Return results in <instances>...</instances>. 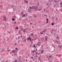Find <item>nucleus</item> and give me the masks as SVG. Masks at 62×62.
<instances>
[{
    "instance_id": "nucleus-63",
    "label": "nucleus",
    "mask_w": 62,
    "mask_h": 62,
    "mask_svg": "<svg viewBox=\"0 0 62 62\" xmlns=\"http://www.w3.org/2000/svg\"><path fill=\"white\" fill-rule=\"evenodd\" d=\"M30 47H31V45H30Z\"/></svg>"
},
{
    "instance_id": "nucleus-58",
    "label": "nucleus",
    "mask_w": 62,
    "mask_h": 62,
    "mask_svg": "<svg viewBox=\"0 0 62 62\" xmlns=\"http://www.w3.org/2000/svg\"><path fill=\"white\" fill-rule=\"evenodd\" d=\"M46 35H48V34L47 33H46Z\"/></svg>"
},
{
    "instance_id": "nucleus-54",
    "label": "nucleus",
    "mask_w": 62,
    "mask_h": 62,
    "mask_svg": "<svg viewBox=\"0 0 62 62\" xmlns=\"http://www.w3.org/2000/svg\"><path fill=\"white\" fill-rule=\"evenodd\" d=\"M32 53H34V51H32Z\"/></svg>"
},
{
    "instance_id": "nucleus-41",
    "label": "nucleus",
    "mask_w": 62,
    "mask_h": 62,
    "mask_svg": "<svg viewBox=\"0 0 62 62\" xmlns=\"http://www.w3.org/2000/svg\"><path fill=\"white\" fill-rule=\"evenodd\" d=\"M37 39V38H35V40H36Z\"/></svg>"
},
{
    "instance_id": "nucleus-15",
    "label": "nucleus",
    "mask_w": 62,
    "mask_h": 62,
    "mask_svg": "<svg viewBox=\"0 0 62 62\" xmlns=\"http://www.w3.org/2000/svg\"><path fill=\"white\" fill-rule=\"evenodd\" d=\"M59 48H62V46H59Z\"/></svg>"
},
{
    "instance_id": "nucleus-30",
    "label": "nucleus",
    "mask_w": 62,
    "mask_h": 62,
    "mask_svg": "<svg viewBox=\"0 0 62 62\" xmlns=\"http://www.w3.org/2000/svg\"><path fill=\"white\" fill-rule=\"evenodd\" d=\"M25 61H26V62H28V60H27L26 59L25 60Z\"/></svg>"
},
{
    "instance_id": "nucleus-9",
    "label": "nucleus",
    "mask_w": 62,
    "mask_h": 62,
    "mask_svg": "<svg viewBox=\"0 0 62 62\" xmlns=\"http://www.w3.org/2000/svg\"><path fill=\"white\" fill-rule=\"evenodd\" d=\"M14 56H17V53H15L14 54Z\"/></svg>"
},
{
    "instance_id": "nucleus-24",
    "label": "nucleus",
    "mask_w": 62,
    "mask_h": 62,
    "mask_svg": "<svg viewBox=\"0 0 62 62\" xmlns=\"http://www.w3.org/2000/svg\"><path fill=\"white\" fill-rule=\"evenodd\" d=\"M25 14H24V15H23V17H25Z\"/></svg>"
},
{
    "instance_id": "nucleus-62",
    "label": "nucleus",
    "mask_w": 62,
    "mask_h": 62,
    "mask_svg": "<svg viewBox=\"0 0 62 62\" xmlns=\"http://www.w3.org/2000/svg\"><path fill=\"white\" fill-rule=\"evenodd\" d=\"M33 27H34V26H32V28H33Z\"/></svg>"
},
{
    "instance_id": "nucleus-4",
    "label": "nucleus",
    "mask_w": 62,
    "mask_h": 62,
    "mask_svg": "<svg viewBox=\"0 0 62 62\" xmlns=\"http://www.w3.org/2000/svg\"><path fill=\"white\" fill-rule=\"evenodd\" d=\"M31 39L30 38V37H29V38L27 39V40H29L30 39Z\"/></svg>"
},
{
    "instance_id": "nucleus-50",
    "label": "nucleus",
    "mask_w": 62,
    "mask_h": 62,
    "mask_svg": "<svg viewBox=\"0 0 62 62\" xmlns=\"http://www.w3.org/2000/svg\"><path fill=\"white\" fill-rule=\"evenodd\" d=\"M30 24H32V23H30Z\"/></svg>"
},
{
    "instance_id": "nucleus-42",
    "label": "nucleus",
    "mask_w": 62,
    "mask_h": 62,
    "mask_svg": "<svg viewBox=\"0 0 62 62\" xmlns=\"http://www.w3.org/2000/svg\"><path fill=\"white\" fill-rule=\"evenodd\" d=\"M16 23V22H15L14 23L15 24V23Z\"/></svg>"
},
{
    "instance_id": "nucleus-21",
    "label": "nucleus",
    "mask_w": 62,
    "mask_h": 62,
    "mask_svg": "<svg viewBox=\"0 0 62 62\" xmlns=\"http://www.w3.org/2000/svg\"><path fill=\"white\" fill-rule=\"evenodd\" d=\"M34 17H37V16L36 15H34Z\"/></svg>"
},
{
    "instance_id": "nucleus-12",
    "label": "nucleus",
    "mask_w": 62,
    "mask_h": 62,
    "mask_svg": "<svg viewBox=\"0 0 62 62\" xmlns=\"http://www.w3.org/2000/svg\"><path fill=\"white\" fill-rule=\"evenodd\" d=\"M23 28H21V30L22 31H23Z\"/></svg>"
},
{
    "instance_id": "nucleus-14",
    "label": "nucleus",
    "mask_w": 62,
    "mask_h": 62,
    "mask_svg": "<svg viewBox=\"0 0 62 62\" xmlns=\"http://www.w3.org/2000/svg\"><path fill=\"white\" fill-rule=\"evenodd\" d=\"M15 29H19V28L18 27H16V28Z\"/></svg>"
},
{
    "instance_id": "nucleus-2",
    "label": "nucleus",
    "mask_w": 62,
    "mask_h": 62,
    "mask_svg": "<svg viewBox=\"0 0 62 62\" xmlns=\"http://www.w3.org/2000/svg\"><path fill=\"white\" fill-rule=\"evenodd\" d=\"M38 7H39L38 6H37L36 7H35L34 9H35V10H38Z\"/></svg>"
},
{
    "instance_id": "nucleus-31",
    "label": "nucleus",
    "mask_w": 62,
    "mask_h": 62,
    "mask_svg": "<svg viewBox=\"0 0 62 62\" xmlns=\"http://www.w3.org/2000/svg\"><path fill=\"white\" fill-rule=\"evenodd\" d=\"M12 20L13 21H15V19H14V18H13L12 19Z\"/></svg>"
},
{
    "instance_id": "nucleus-46",
    "label": "nucleus",
    "mask_w": 62,
    "mask_h": 62,
    "mask_svg": "<svg viewBox=\"0 0 62 62\" xmlns=\"http://www.w3.org/2000/svg\"><path fill=\"white\" fill-rule=\"evenodd\" d=\"M54 8H53V9H52V11H54Z\"/></svg>"
},
{
    "instance_id": "nucleus-52",
    "label": "nucleus",
    "mask_w": 62,
    "mask_h": 62,
    "mask_svg": "<svg viewBox=\"0 0 62 62\" xmlns=\"http://www.w3.org/2000/svg\"><path fill=\"white\" fill-rule=\"evenodd\" d=\"M17 61V59H16L15 61Z\"/></svg>"
},
{
    "instance_id": "nucleus-11",
    "label": "nucleus",
    "mask_w": 62,
    "mask_h": 62,
    "mask_svg": "<svg viewBox=\"0 0 62 62\" xmlns=\"http://www.w3.org/2000/svg\"><path fill=\"white\" fill-rule=\"evenodd\" d=\"M52 18L53 20H54V18H55V17L54 16H53Z\"/></svg>"
},
{
    "instance_id": "nucleus-45",
    "label": "nucleus",
    "mask_w": 62,
    "mask_h": 62,
    "mask_svg": "<svg viewBox=\"0 0 62 62\" xmlns=\"http://www.w3.org/2000/svg\"><path fill=\"white\" fill-rule=\"evenodd\" d=\"M60 5H62V4L61 3H60Z\"/></svg>"
},
{
    "instance_id": "nucleus-29",
    "label": "nucleus",
    "mask_w": 62,
    "mask_h": 62,
    "mask_svg": "<svg viewBox=\"0 0 62 62\" xmlns=\"http://www.w3.org/2000/svg\"><path fill=\"white\" fill-rule=\"evenodd\" d=\"M20 36H18V39H20Z\"/></svg>"
},
{
    "instance_id": "nucleus-36",
    "label": "nucleus",
    "mask_w": 62,
    "mask_h": 62,
    "mask_svg": "<svg viewBox=\"0 0 62 62\" xmlns=\"http://www.w3.org/2000/svg\"><path fill=\"white\" fill-rule=\"evenodd\" d=\"M48 20H49V19H46V21H48Z\"/></svg>"
},
{
    "instance_id": "nucleus-34",
    "label": "nucleus",
    "mask_w": 62,
    "mask_h": 62,
    "mask_svg": "<svg viewBox=\"0 0 62 62\" xmlns=\"http://www.w3.org/2000/svg\"><path fill=\"white\" fill-rule=\"evenodd\" d=\"M11 7H12V8H13V7H14V6H13V5H12Z\"/></svg>"
},
{
    "instance_id": "nucleus-6",
    "label": "nucleus",
    "mask_w": 62,
    "mask_h": 62,
    "mask_svg": "<svg viewBox=\"0 0 62 62\" xmlns=\"http://www.w3.org/2000/svg\"><path fill=\"white\" fill-rule=\"evenodd\" d=\"M38 3H37V6L39 7V1H38Z\"/></svg>"
},
{
    "instance_id": "nucleus-25",
    "label": "nucleus",
    "mask_w": 62,
    "mask_h": 62,
    "mask_svg": "<svg viewBox=\"0 0 62 62\" xmlns=\"http://www.w3.org/2000/svg\"><path fill=\"white\" fill-rule=\"evenodd\" d=\"M56 39H59V37H58V36H57V37H56Z\"/></svg>"
},
{
    "instance_id": "nucleus-16",
    "label": "nucleus",
    "mask_w": 62,
    "mask_h": 62,
    "mask_svg": "<svg viewBox=\"0 0 62 62\" xmlns=\"http://www.w3.org/2000/svg\"><path fill=\"white\" fill-rule=\"evenodd\" d=\"M46 29H45L44 31V32L45 33L46 32Z\"/></svg>"
},
{
    "instance_id": "nucleus-5",
    "label": "nucleus",
    "mask_w": 62,
    "mask_h": 62,
    "mask_svg": "<svg viewBox=\"0 0 62 62\" xmlns=\"http://www.w3.org/2000/svg\"><path fill=\"white\" fill-rule=\"evenodd\" d=\"M24 2H25V3H27V4H28V1H26V0H24Z\"/></svg>"
},
{
    "instance_id": "nucleus-33",
    "label": "nucleus",
    "mask_w": 62,
    "mask_h": 62,
    "mask_svg": "<svg viewBox=\"0 0 62 62\" xmlns=\"http://www.w3.org/2000/svg\"><path fill=\"white\" fill-rule=\"evenodd\" d=\"M48 2L49 3H51V0H49V1Z\"/></svg>"
},
{
    "instance_id": "nucleus-19",
    "label": "nucleus",
    "mask_w": 62,
    "mask_h": 62,
    "mask_svg": "<svg viewBox=\"0 0 62 62\" xmlns=\"http://www.w3.org/2000/svg\"><path fill=\"white\" fill-rule=\"evenodd\" d=\"M13 10H14V11H15L16 10V9L15 8H13Z\"/></svg>"
},
{
    "instance_id": "nucleus-60",
    "label": "nucleus",
    "mask_w": 62,
    "mask_h": 62,
    "mask_svg": "<svg viewBox=\"0 0 62 62\" xmlns=\"http://www.w3.org/2000/svg\"><path fill=\"white\" fill-rule=\"evenodd\" d=\"M36 54H39V53H38V52H37V53H36Z\"/></svg>"
},
{
    "instance_id": "nucleus-44",
    "label": "nucleus",
    "mask_w": 62,
    "mask_h": 62,
    "mask_svg": "<svg viewBox=\"0 0 62 62\" xmlns=\"http://www.w3.org/2000/svg\"><path fill=\"white\" fill-rule=\"evenodd\" d=\"M31 36H32V35H33V34H32V33H31Z\"/></svg>"
},
{
    "instance_id": "nucleus-8",
    "label": "nucleus",
    "mask_w": 62,
    "mask_h": 62,
    "mask_svg": "<svg viewBox=\"0 0 62 62\" xmlns=\"http://www.w3.org/2000/svg\"><path fill=\"white\" fill-rule=\"evenodd\" d=\"M52 32H53V31H54L55 32H56V31H57V30H55L54 29H52Z\"/></svg>"
},
{
    "instance_id": "nucleus-28",
    "label": "nucleus",
    "mask_w": 62,
    "mask_h": 62,
    "mask_svg": "<svg viewBox=\"0 0 62 62\" xmlns=\"http://www.w3.org/2000/svg\"><path fill=\"white\" fill-rule=\"evenodd\" d=\"M20 32H21V30H19L18 31V33H20Z\"/></svg>"
},
{
    "instance_id": "nucleus-55",
    "label": "nucleus",
    "mask_w": 62,
    "mask_h": 62,
    "mask_svg": "<svg viewBox=\"0 0 62 62\" xmlns=\"http://www.w3.org/2000/svg\"><path fill=\"white\" fill-rule=\"evenodd\" d=\"M41 34H43V33H42V32H41Z\"/></svg>"
},
{
    "instance_id": "nucleus-20",
    "label": "nucleus",
    "mask_w": 62,
    "mask_h": 62,
    "mask_svg": "<svg viewBox=\"0 0 62 62\" xmlns=\"http://www.w3.org/2000/svg\"><path fill=\"white\" fill-rule=\"evenodd\" d=\"M54 24V23H52V25H53Z\"/></svg>"
},
{
    "instance_id": "nucleus-17",
    "label": "nucleus",
    "mask_w": 62,
    "mask_h": 62,
    "mask_svg": "<svg viewBox=\"0 0 62 62\" xmlns=\"http://www.w3.org/2000/svg\"><path fill=\"white\" fill-rule=\"evenodd\" d=\"M41 9H38V10H38V11H40V10H41Z\"/></svg>"
},
{
    "instance_id": "nucleus-1",
    "label": "nucleus",
    "mask_w": 62,
    "mask_h": 62,
    "mask_svg": "<svg viewBox=\"0 0 62 62\" xmlns=\"http://www.w3.org/2000/svg\"><path fill=\"white\" fill-rule=\"evenodd\" d=\"M3 17L4 19H3V21H5L6 22V19H7L6 17V16H3Z\"/></svg>"
},
{
    "instance_id": "nucleus-3",
    "label": "nucleus",
    "mask_w": 62,
    "mask_h": 62,
    "mask_svg": "<svg viewBox=\"0 0 62 62\" xmlns=\"http://www.w3.org/2000/svg\"><path fill=\"white\" fill-rule=\"evenodd\" d=\"M12 52L13 53H14L15 54V53H16V51L15 50H12Z\"/></svg>"
},
{
    "instance_id": "nucleus-59",
    "label": "nucleus",
    "mask_w": 62,
    "mask_h": 62,
    "mask_svg": "<svg viewBox=\"0 0 62 62\" xmlns=\"http://www.w3.org/2000/svg\"><path fill=\"white\" fill-rule=\"evenodd\" d=\"M30 41H31V39H30Z\"/></svg>"
},
{
    "instance_id": "nucleus-26",
    "label": "nucleus",
    "mask_w": 62,
    "mask_h": 62,
    "mask_svg": "<svg viewBox=\"0 0 62 62\" xmlns=\"http://www.w3.org/2000/svg\"><path fill=\"white\" fill-rule=\"evenodd\" d=\"M43 52V50H42L41 51V53H43V52Z\"/></svg>"
},
{
    "instance_id": "nucleus-38",
    "label": "nucleus",
    "mask_w": 62,
    "mask_h": 62,
    "mask_svg": "<svg viewBox=\"0 0 62 62\" xmlns=\"http://www.w3.org/2000/svg\"><path fill=\"white\" fill-rule=\"evenodd\" d=\"M23 32H24V33H25V31H23Z\"/></svg>"
},
{
    "instance_id": "nucleus-32",
    "label": "nucleus",
    "mask_w": 62,
    "mask_h": 62,
    "mask_svg": "<svg viewBox=\"0 0 62 62\" xmlns=\"http://www.w3.org/2000/svg\"><path fill=\"white\" fill-rule=\"evenodd\" d=\"M33 47H35V48H36V46H35V45H33Z\"/></svg>"
},
{
    "instance_id": "nucleus-22",
    "label": "nucleus",
    "mask_w": 62,
    "mask_h": 62,
    "mask_svg": "<svg viewBox=\"0 0 62 62\" xmlns=\"http://www.w3.org/2000/svg\"><path fill=\"white\" fill-rule=\"evenodd\" d=\"M38 58H39V60H40V57H39Z\"/></svg>"
},
{
    "instance_id": "nucleus-13",
    "label": "nucleus",
    "mask_w": 62,
    "mask_h": 62,
    "mask_svg": "<svg viewBox=\"0 0 62 62\" xmlns=\"http://www.w3.org/2000/svg\"><path fill=\"white\" fill-rule=\"evenodd\" d=\"M46 5V6H49V3H47Z\"/></svg>"
},
{
    "instance_id": "nucleus-51",
    "label": "nucleus",
    "mask_w": 62,
    "mask_h": 62,
    "mask_svg": "<svg viewBox=\"0 0 62 62\" xmlns=\"http://www.w3.org/2000/svg\"><path fill=\"white\" fill-rule=\"evenodd\" d=\"M24 41H26V40H25H25H24Z\"/></svg>"
},
{
    "instance_id": "nucleus-64",
    "label": "nucleus",
    "mask_w": 62,
    "mask_h": 62,
    "mask_svg": "<svg viewBox=\"0 0 62 62\" xmlns=\"http://www.w3.org/2000/svg\"><path fill=\"white\" fill-rule=\"evenodd\" d=\"M31 58H33V57H31Z\"/></svg>"
},
{
    "instance_id": "nucleus-7",
    "label": "nucleus",
    "mask_w": 62,
    "mask_h": 62,
    "mask_svg": "<svg viewBox=\"0 0 62 62\" xmlns=\"http://www.w3.org/2000/svg\"><path fill=\"white\" fill-rule=\"evenodd\" d=\"M45 40L47 41V39H48V36H45Z\"/></svg>"
},
{
    "instance_id": "nucleus-23",
    "label": "nucleus",
    "mask_w": 62,
    "mask_h": 62,
    "mask_svg": "<svg viewBox=\"0 0 62 62\" xmlns=\"http://www.w3.org/2000/svg\"><path fill=\"white\" fill-rule=\"evenodd\" d=\"M15 49H16V50H17V51H18V48H15Z\"/></svg>"
},
{
    "instance_id": "nucleus-18",
    "label": "nucleus",
    "mask_w": 62,
    "mask_h": 62,
    "mask_svg": "<svg viewBox=\"0 0 62 62\" xmlns=\"http://www.w3.org/2000/svg\"><path fill=\"white\" fill-rule=\"evenodd\" d=\"M56 43H58V41H56Z\"/></svg>"
},
{
    "instance_id": "nucleus-53",
    "label": "nucleus",
    "mask_w": 62,
    "mask_h": 62,
    "mask_svg": "<svg viewBox=\"0 0 62 62\" xmlns=\"http://www.w3.org/2000/svg\"><path fill=\"white\" fill-rule=\"evenodd\" d=\"M15 45H16V43H15Z\"/></svg>"
},
{
    "instance_id": "nucleus-10",
    "label": "nucleus",
    "mask_w": 62,
    "mask_h": 62,
    "mask_svg": "<svg viewBox=\"0 0 62 62\" xmlns=\"http://www.w3.org/2000/svg\"><path fill=\"white\" fill-rule=\"evenodd\" d=\"M35 7L34 6H33L32 7V9H35Z\"/></svg>"
},
{
    "instance_id": "nucleus-49",
    "label": "nucleus",
    "mask_w": 62,
    "mask_h": 62,
    "mask_svg": "<svg viewBox=\"0 0 62 62\" xmlns=\"http://www.w3.org/2000/svg\"><path fill=\"white\" fill-rule=\"evenodd\" d=\"M20 37L21 38H22V35H21Z\"/></svg>"
},
{
    "instance_id": "nucleus-48",
    "label": "nucleus",
    "mask_w": 62,
    "mask_h": 62,
    "mask_svg": "<svg viewBox=\"0 0 62 62\" xmlns=\"http://www.w3.org/2000/svg\"><path fill=\"white\" fill-rule=\"evenodd\" d=\"M36 56L37 57H38V55H36Z\"/></svg>"
},
{
    "instance_id": "nucleus-61",
    "label": "nucleus",
    "mask_w": 62,
    "mask_h": 62,
    "mask_svg": "<svg viewBox=\"0 0 62 62\" xmlns=\"http://www.w3.org/2000/svg\"><path fill=\"white\" fill-rule=\"evenodd\" d=\"M0 7H2V6L1 5L0 6Z\"/></svg>"
},
{
    "instance_id": "nucleus-27",
    "label": "nucleus",
    "mask_w": 62,
    "mask_h": 62,
    "mask_svg": "<svg viewBox=\"0 0 62 62\" xmlns=\"http://www.w3.org/2000/svg\"><path fill=\"white\" fill-rule=\"evenodd\" d=\"M56 21H58V18L57 17H56Z\"/></svg>"
},
{
    "instance_id": "nucleus-57",
    "label": "nucleus",
    "mask_w": 62,
    "mask_h": 62,
    "mask_svg": "<svg viewBox=\"0 0 62 62\" xmlns=\"http://www.w3.org/2000/svg\"><path fill=\"white\" fill-rule=\"evenodd\" d=\"M34 52H35V51H36V50H34Z\"/></svg>"
},
{
    "instance_id": "nucleus-37",
    "label": "nucleus",
    "mask_w": 62,
    "mask_h": 62,
    "mask_svg": "<svg viewBox=\"0 0 62 62\" xmlns=\"http://www.w3.org/2000/svg\"><path fill=\"white\" fill-rule=\"evenodd\" d=\"M30 8L31 9H32V7L31 8V7H30Z\"/></svg>"
},
{
    "instance_id": "nucleus-47",
    "label": "nucleus",
    "mask_w": 62,
    "mask_h": 62,
    "mask_svg": "<svg viewBox=\"0 0 62 62\" xmlns=\"http://www.w3.org/2000/svg\"><path fill=\"white\" fill-rule=\"evenodd\" d=\"M48 21H47L46 23H48Z\"/></svg>"
},
{
    "instance_id": "nucleus-39",
    "label": "nucleus",
    "mask_w": 62,
    "mask_h": 62,
    "mask_svg": "<svg viewBox=\"0 0 62 62\" xmlns=\"http://www.w3.org/2000/svg\"><path fill=\"white\" fill-rule=\"evenodd\" d=\"M23 31H24V30H25V31H26V29H24L23 30Z\"/></svg>"
},
{
    "instance_id": "nucleus-56",
    "label": "nucleus",
    "mask_w": 62,
    "mask_h": 62,
    "mask_svg": "<svg viewBox=\"0 0 62 62\" xmlns=\"http://www.w3.org/2000/svg\"><path fill=\"white\" fill-rule=\"evenodd\" d=\"M38 45V46H39V45Z\"/></svg>"
},
{
    "instance_id": "nucleus-40",
    "label": "nucleus",
    "mask_w": 62,
    "mask_h": 62,
    "mask_svg": "<svg viewBox=\"0 0 62 62\" xmlns=\"http://www.w3.org/2000/svg\"><path fill=\"white\" fill-rule=\"evenodd\" d=\"M46 12H48V11H46Z\"/></svg>"
},
{
    "instance_id": "nucleus-43",
    "label": "nucleus",
    "mask_w": 62,
    "mask_h": 62,
    "mask_svg": "<svg viewBox=\"0 0 62 62\" xmlns=\"http://www.w3.org/2000/svg\"><path fill=\"white\" fill-rule=\"evenodd\" d=\"M56 2V0H54V2Z\"/></svg>"
},
{
    "instance_id": "nucleus-35",
    "label": "nucleus",
    "mask_w": 62,
    "mask_h": 62,
    "mask_svg": "<svg viewBox=\"0 0 62 62\" xmlns=\"http://www.w3.org/2000/svg\"><path fill=\"white\" fill-rule=\"evenodd\" d=\"M39 42H38V43H37V44L38 45H39Z\"/></svg>"
}]
</instances>
